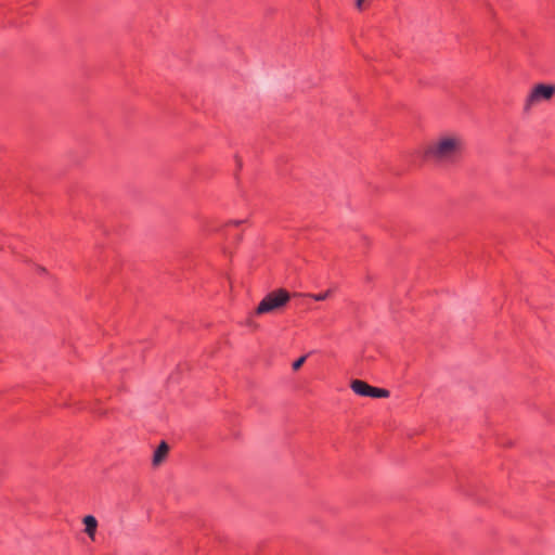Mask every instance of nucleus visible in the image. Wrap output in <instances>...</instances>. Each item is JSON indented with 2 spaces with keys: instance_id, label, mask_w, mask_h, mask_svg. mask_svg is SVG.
<instances>
[{
  "instance_id": "obj_5",
  "label": "nucleus",
  "mask_w": 555,
  "mask_h": 555,
  "mask_svg": "<svg viewBox=\"0 0 555 555\" xmlns=\"http://www.w3.org/2000/svg\"><path fill=\"white\" fill-rule=\"evenodd\" d=\"M83 524H85V531H86V533L90 538H93L94 534H95V531H96V527H98L96 518L94 516H92V515H87L83 518Z\"/></svg>"
},
{
  "instance_id": "obj_2",
  "label": "nucleus",
  "mask_w": 555,
  "mask_h": 555,
  "mask_svg": "<svg viewBox=\"0 0 555 555\" xmlns=\"http://www.w3.org/2000/svg\"><path fill=\"white\" fill-rule=\"evenodd\" d=\"M289 300V294L285 289H278L269 293L259 302L256 314H263L285 306Z\"/></svg>"
},
{
  "instance_id": "obj_9",
  "label": "nucleus",
  "mask_w": 555,
  "mask_h": 555,
  "mask_svg": "<svg viewBox=\"0 0 555 555\" xmlns=\"http://www.w3.org/2000/svg\"><path fill=\"white\" fill-rule=\"evenodd\" d=\"M362 2H363V0H356V5L358 9L362 8Z\"/></svg>"
},
{
  "instance_id": "obj_8",
  "label": "nucleus",
  "mask_w": 555,
  "mask_h": 555,
  "mask_svg": "<svg viewBox=\"0 0 555 555\" xmlns=\"http://www.w3.org/2000/svg\"><path fill=\"white\" fill-rule=\"evenodd\" d=\"M330 296V292H323V293H319L317 295H313V299L315 301H323L325 300L327 297Z\"/></svg>"
},
{
  "instance_id": "obj_1",
  "label": "nucleus",
  "mask_w": 555,
  "mask_h": 555,
  "mask_svg": "<svg viewBox=\"0 0 555 555\" xmlns=\"http://www.w3.org/2000/svg\"><path fill=\"white\" fill-rule=\"evenodd\" d=\"M464 151L465 142L461 137L443 134L428 143L424 157L438 166H450L462 158Z\"/></svg>"
},
{
  "instance_id": "obj_6",
  "label": "nucleus",
  "mask_w": 555,
  "mask_h": 555,
  "mask_svg": "<svg viewBox=\"0 0 555 555\" xmlns=\"http://www.w3.org/2000/svg\"><path fill=\"white\" fill-rule=\"evenodd\" d=\"M168 450H169L168 444L165 441H162V443L155 450L154 455H153L154 465L159 464L165 459V456L168 453Z\"/></svg>"
},
{
  "instance_id": "obj_3",
  "label": "nucleus",
  "mask_w": 555,
  "mask_h": 555,
  "mask_svg": "<svg viewBox=\"0 0 555 555\" xmlns=\"http://www.w3.org/2000/svg\"><path fill=\"white\" fill-rule=\"evenodd\" d=\"M351 389L354 393L362 397L387 398L389 396V391L387 389L370 386L361 379L352 380Z\"/></svg>"
},
{
  "instance_id": "obj_7",
  "label": "nucleus",
  "mask_w": 555,
  "mask_h": 555,
  "mask_svg": "<svg viewBox=\"0 0 555 555\" xmlns=\"http://www.w3.org/2000/svg\"><path fill=\"white\" fill-rule=\"evenodd\" d=\"M307 359V356H302L300 357L299 359H297L296 361L293 362V370H298L302 364L304 362L306 361Z\"/></svg>"
},
{
  "instance_id": "obj_10",
  "label": "nucleus",
  "mask_w": 555,
  "mask_h": 555,
  "mask_svg": "<svg viewBox=\"0 0 555 555\" xmlns=\"http://www.w3.org/2000/svg\"><path fill=\"white\" fill-rule=\"evenodd\" d=\"M243 221L242 220H232L231 223L235 224V225H238L241 224Z\"/></svg>"
},
{
  "instance_id": "obj_4",
  "label": "nucleus",
  "mask_w": 555,
  "mask_h": 555,
  "mask_svg": "<svg viewBox=\"0 0 555 555\" xmlns=\"http://www.w3.org/2000/svg\"><path fill=\"white\" fill-rule=\"evenodd\" d=\"M554 93L555 87L553 85H537L527 96L525 104L526 109L537 102L550 100Z\"/></svg>"
}]
</instances>
